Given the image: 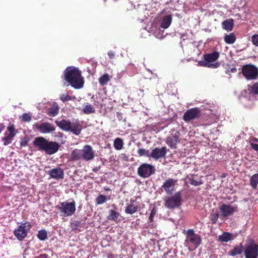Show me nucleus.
I'll return each instance as SVG.
<instances>
[{
    "mask_svg": "<svg viewBox=\"0 0 258 258\" xmlns=\"http://www.w3.org/2000/svg\"><path fill=\"white\" fill-rule=\"evenodd\" d=\"M64 80L72 87L75 89H80L83 87L84 81L81 72L77 68L68 67L64 72Z\"/></svg>",
    "mask_w": 258,
    "mask_h": 258,
    "instance_id": "obj_1",
    "label": "nucleus"
},
{
    "mask_svg": "<svg viewBox=\"0 0 258 258\" xmlns=\"http://www.w3.org/2000/svg\"><path fill=\"white\" fill-rule=\"evenodd\" d=\"M74 160L83 159L85 161L92 160L94 158V152L90 145H85L81 150H74L71 154Z\"/></svg>",
    "mask_w": 258,
    "mask_h": 258,
    "instance_id": "obj_2",
    "label": "nucleus"
},
{
    "mask_svg": "<svg viewBox=\"0 0 258 258\" xmlns=\"http://www.w3.org/2000/svg\"><path fill=\"white\" fill-rule=\"evenodd\" d=\"M55 123L62 131H71L74 134L78 135L81 131V126L77 121L71 122L69 120L62 119L61 120H55Z\"/></svg>",
    "mask_w": 258,
    "mask_h": 258,
    "instance_id": "obj_3",
    "label": "nucleus"
},
{
    "mask_svg": "<svg viewBox=\"0 0 258 258\" xmlns=\"http://www.w3.org/2000/svg\"><path fill=\"white\" fill-rule=\"evenodd\" d=\"M56 208L59 211L60 216L62 217L71 216L76 211V203L74 200L63 202L57 205Z\"/></svg>",
    "mask_w": 258,
    "mask_h": 258,
    "instance_id": "obj_4",
    "label": "nucleus"
},
{
    "mask_svg": "<svg viewBox=\"0 0 258 258\" xmlns=\"http://www.w3.org/2000/svg\"><path fill=\"white\" fill-rule=\"evenodd\" d=\"M219 57V53L216 51L205 54L204 60L200 61L199 63L201 66L209 68H217L220 66L219 62H214Z\"/></svg>",
    "mask_w": 258,
    "mask_h": 258,
    "instance_id": "obj_5",
    "label": "nucleus"
},
{
    "mask_svg": "<svg viewBox=\"0 0 258 258\" xmlns=\"http://www.w3.org/2000/svg\"><path fill=\"white\" fill-rule=\"evenodd\" d=\"M33 128L41 134H49L55 131L53 124L48 122H37L33 125Z\"/></svg>",
    "mask_w": 258,
    "mask_h": 258,
    "instance_id": "obj_6",
    "label": "nucleus"
},
{
    "mask_svg": "<svg viewBox=\"0 0 258 258\" xmlns=\"http://www.w3.org/2000/svg\"><path fill=\"white\" fill-rule=\"evenodd\" d=\"M181 192H177L173 196L168 197L165 200V205L169 209L178 208L181 205Z\"/></svg>",
    "mask_w": 258,
    "mask_h": 258,
    "instance_id": "obj_7",
    "label": "nucleus"
},
{
    "mask_svg": "<svg viewBox=\"0 0 258 258\" xmlns=\"http://www.w3.org/2000/svg\"><path fill=\"white\" fill-rule=\"evenodd\" d=\"M201 239L200 237L197 234H196L192 229H188L186 232V237L185 241V243L186 245L192 244L197 247L201 243Z\"/></svg>",
    "mask_w": 258,
    "mask_h": 258,
    "instance_id": "obj_8",
    "label": "nucleus"
},
{
    "mask_svg": "<svg viewBox=\"0 0 258 258\" xmlns=\"http://www.w3.org/2000/svg\"><path fill=\"white\" fill-rule=\"evenodd\" d=\"M242 74L247 80L255 79L258 77V70L253 65L247 64L242 69Z\"/></svg>",
    "mask_w": 258,
    "mask_h": 258,
    "instance_id": "obj_9",
    "label": "nucleus"
},
{
    "mask_svg": "<svg viewBox=\"0 0 258 258\" xmlns=\"http://www.w3.org/2000/svg\"><path fill=\"white\" fill-rule=\"evenodd\" d=\"M155 167L147 163L142 164L138 169V173L142 177L146 178L154 174Z\"/></svg>",
    "mask_w": 258,
    "mask_h": 258,
    "instance_id": "obj_10",
    "label": "nucleus"
},
{
    "mask_svg": "<svg viewBox=\"0 0 258 258\" xmlns=\"http://www.w3.org/2000/svg\"><path fill=\"white\" fill-rule=\"evenodd\" d=\"M245 258H257L258 256V245L251 242L248 244L244 250Z\"/></svg>",
    "mask_w": 258,
    "mask_h": 258,
    "instance_id": "obj_11",
    "label": "nucleus"
},
{
    "mask_svg": "<svg viewBox=\"0 0 258 258\" xmlns=\"http://www.w3.org/2000/svg\"><path fill=\"white\" fill-rule=\"evenodd\" d=\"M30 225L26 223L22 224L14 230L15 236L19 240H22L27 235L30 230Z\"/></svg>",
    "mask_w": 258,
    "mask_h": 258,
    "instance_id": "obj_12",
    "label": "nucleus"
},
{
    "mask_svg": "<svg viewBox=\"0 0 258 258\" xmlns=\"http://www.w3.org/2000/svg\"><path fill=\"white\" fill-rule=\"evenodd\" d=\"M221 216L224 217L233 215L237 211V207L234 205L222 204L219 207Z\"/></svg>",
    "mask_w": 258,
    "mask_h": 258,
    "instance_id": "obj_13",
    "label": "nucleus"
},
{
    "mask_svg": "<svg viewBox=\"0 0 258 258\" xmlns=\"http://www.w3.org/2000/svg\"><path fill=\"white\" fill-rule=\"evenodd\" d=\"M201 110L198 108H194L187 110L183 116V119L187 122L199 118L201 115Z\"/></svg>",
    "mask_w": 258,
    "mask_h": 258,
    "instance_id": "obj_14",
    "label": "nucleus"
},
{
    "mask_svg": "<svg viewBox=\"0 0 258 258\" xmlns=\"http://www.w3.org/2000/svg\"><path fill=\"white\" fill-rule=\"evenodd\" d=\"M16 134L14 126H8L7 132L5 134V137L2 139L4 145L6 146L11 143Z\"/></svg>",
    "mask_w": 258,
    "mask_h": 258,
    "instance_id": "obj_15",
    "label": "nucleus"
},
{
    "mask_svg": "<svg viewBox=\"0 0 258 258\" xmlns=\"http://www.w3.org/2000/svg\"><path fill=\"white\" fill-rule=\"evenodd\" d=\"M177 182V180L169 178L165 180L162 187L167 194H171L174 191Z\"/></svg>",
    "mask_w": 258,
    "mask_h": 258,
    "instance_id": "obj_16",
    "label": "nucleus"
},
{
    "mask_svg": "<svg viewBox=\"0 0 258 258\" xmlns=\"http://www.w3.org/2000/svg\"><path fill=\"white\" fill-rule=\"evenodd\" d=\"M59 147V145L56 142H51L47 140L43 151L48 155H52L57 152Z\"/></svg>",
    "mask_w": 258,
    "mask_h": 258,
    "instance_id": "obj_17",
    "label": "nucleus"
},
{
    "mask_svg": "<svg viewBox=\"0 0 258 258\" xmlns=\"http://www.w3.org/2000/svg\"><path fill=\"white\" fill-rule=\"evenodd\" d=\"M166 153V148L163 147L161 148H155L150 153V157L155 160L164 157Z\"/></svg>",
    "mask_w": 258,
    "mask_h": 258,
    "instance_id": "obj_18",
    "label": "nucleus"
},
{
    "mask_svg": "<svg viewBox=\"0 0 258 258\" xmlns=\"http://www.w3.org/2000/svg\"><path fill=\"white\" fill-rule=\"evenodd\" d=\"M47 140L42 137H39L36 138L33 141V145L38 150L42 151L44 150L46 144L47 143Z\"/></svg>",
    "mask_w": 258,
    "mask_h": 258,
    "instance_id": "obj_19",
    "label": "nucleus"
},
{
    "mask_svg": "<svg viewBox=\"0 0 258 258\" xmlns=\"http://www.w3.org/2000/svg\"><path fill=\"white\" fill-rule=\"evenodd\" d=\"M48 174L50 176L55 179L59 180L63 178V171L60 168L57 167L53 168L48 171Z\"/></svg>",
    "mask_w": 258,
    "mask_h": 258,
    "instance_id": "obj_20",
    "label": "nucleus"
},
{
    "mask_svg": "<svg viewBox=\"0 0 258 258\" xmlns=\"http://www.w3.org/2000/svg\"><path fill=\"white\" fill-rule=\"evenodd\" d=\"M233 239L234 236L229 232H224L218 237V240L222 242H227Z\"/></svg>",
    "mask_w": 258,
    "mask_h": 258,
    "instance_id": "obj_21",
    "label": "nucleus"
},
{
    "mask_svg": "<svg viewBox=\"0 0 258 258\" xmlns=\"http://www.w3.org/2000/svg\"><path fill=\"white\" fill-rule=\"evenodd\" d=\"M166 142L171 148L175 149L178 142V137L177 135H174L173 137H168L166 139Z\"/></svg>",
    "mask_w": 258,
    "mask_h": 258,
    "instance_id": "obj_22",
    "label": "nucleus"
},
{
    "mask_svg": "<svg viewBox=\"0 0 258 258\" xmlns=\"http://www.w3.org/2000/svg\"><path fill=\"white\" fill-rule=\"evenodd\" d=\"M172 22V17L171 15L165 16L161 23L160 26L163 29L168 28Z\"/></svg>",
    "mask_w": 258,
    "mask_h": 258,
    "instance_id": "obj_23",
    "label": "nucleus"
},
{
    "mask_svg": "<svg viewBox=\"0 0 258 258\" xmlns=\"http://www.w3.org/2000/svg\"><path fill=\"white\" fill-rule=\"evenodd\" d=\"M59 108L56 103H53L52 106L48 109L47 114L51 117L56 116L58 113Z\"/></svg>",
    "mask_w": 258,
    "mask_h": 258,
    "instance_id": "obj_24",
    "label": "nucleus"
},
{
    "mask_svg": "<svg viewBox=\"0 0 258 258\" xmlns=\"http://www.w3.org/2000/svg\"><path fill=\"white\" fill-rule=\"evenodd\" d=\"M234 23L233 20H226L222 22V25L224 29L227 31L232 30Z\"/></svg>",
    "mask_w": 258,
    "mask_h": 258,
    "instance_id": "obj_25",
    "label": "nucleus"
},
{
    "mask_svg": "<svg viewBox=\"0 0 258 258\" xmlns=\"http://www.w3.org/2000/svg\"><path fill=\"white\" fill-rule=\"evenodd\" d=\"M250 184L253 189H256L258 185V173L253 174L250 178Z\"/></svg>",
    "mask_w": 258,
    "mask_h": 258,
    "instance_id": "obj_26",
    "label": "nucleus"
},
{
    "mask_svg": "<svg viewBox=\"0 0 258 258\" xmlns=\"http://www.w3.org/2000/svg\"><path fill=\"white\" fill-rule=\"evenodd\" d=\"M243 248L241 245L235 247L233 249L229 251V254L232 256H235L242 253Z\"/></svg>",
    "mask_w": 258,
    "mask_h": 258,
    "instance_id": "obj_27",
    "label": "nucleus"
},
{
    "mask_svg": "<svg viewBox=\"0 0 258 258\" xmlns=\"http://www.w3.org/2000/svg\"><path fill=\"white\" fill-rule=\"evenodd\" d=\"M137 206L134 204H131L126 207L125 212L126 214H133L137 212Z\"/></svg>",
    "mask_w": 258,
    "mask_h": 258,
    "instance_id": "obj_28",
    "label": "nucleus"
},
{
    "mask_svg": "<svg viewBox=\"0 0 258 258\" xmlns=\"http://www.w3.org/2000/svg\"><path fill=\"white\" fill-rule=\"evenodd\" d=\"M109 214L107 217L108 220L116 221L119 216V213L113 210H109Z\"/></svg>",
    "mask_w": 258,
    "mask_h": 258,
    "instance_id": "obj_29",
    "label": "nucleus"
},
{
    "mask_svg": "<svg viewBox=\"0 0 258 258\" xmlns=\"http://www.w3.org/2000/svg\"><path fill=\"white\" fill-rule=\"evenodd\" d=\"M95 108L92 105L87 104L83 108V112L84 113L89 114L95 112Z\"/></svg>",
    "mask_w": 258,
    "mask_h": 258,
    "instance_id": "obj_30",
    "label": "nucleus"
},
{
    "mask_svg": "<svg viewBox=\"0 0 258 258\" xmlns=\"http://www.w3.org/2000/svg\"><path fill=\"white\" fill-rule=\"evenodd\" d=\"M235 36L232 33L227 35L224 37V41L227 44H233L235 41Z\"/></svg>",
    "mask_w": 258,
    "mask_h": 258,
    "instance_id": "obj_31",
    "label": "nucleus"
},
{
    "mask_svg": "<svg viewBox=\"0 0 258 258\" xmlns=\"http://www.w3.org/2000/svg\"><path fill=\"white\" fill-rule=\"evenodd\" d=\"M113 145L116 150H121L123 146L122 140L119 138H116L114 141Z\"/></svg>",
    "mask_w": 258,
    "mask_h": 258,
    "instance_id": "obj_32",
    "label": "nucleus"
},
{
    "mask_svg": "<svg viewBox=\"0 0 258 258\" xmlns=\"http://www.w3.org/2000/svg\"><path fill=\"white\" fill-rule=\"evenodd\" d=\"M109 81V76L107 74H104L99 79V82L102 86H104Z\"/></svg>",
    "mask_w": 258,
    "mask_h": 258,
    "instance_id": "obj_33",
    "label": "nucleus"
},
{
    "mask_svg": "<svg viewBox=\"0 0 258 258\" xmlns=\"http://www.w3.org/2000/svg\"><path fill=\"white\" fill-rule=\"evenodd\" d=\"M107 201V198L103 195H99L96 199V202L98 205L104 204Z\"/></svg>",
    "mask_w": 258,
    "mask_h": 258,
    "instance_id": "obj_34",
    "label": "nucleus"
},
{
    "mask_svg": "<svg viewBox=\"0 0 258 258\" xmlns=\"http://www.w3.org/2000/svg\"><path fill=\"white\" fill-rule=\"evenodd\" d=\"M47 235V234L45 230H41L38 231L37 237L40 240L43 241L46 239Z\"/></svg>",
    "mask_w": 258,
    "mask_h": 258,
    "instance_id": "obj_35",
    "label": "nucleus"
},
{
    "mask_svg": "<svg viewBox=\"0 0 258 258\" xmlns=\"http://www.w3.org/2000/svg\"><path fill=\"white\" fill-rule=\"evenodd\" d=\"M219 217V215L218 213L215 212L212 213L210 216V219L213 224L215 223L217 220L218 219V218Z\"/></svg>",
    "mask_w": 258,
    "mask_h": 258,
    "instance_id": "obj_36",
    "label": "nucleus"
},
{
    "mask_svg": "<svg viewBox=\"0 0 258 258\" xmlns=\"http://www.w3.org/2000/svg\"><path fill=\"white\" fill-rule=\"evenodd\" d=\"M154 35L156 38L159 39H162L164 38L166 36V34H164V31L159 30L156 31L154 33Z\"/></svg>",
    "mask_w": 258,
    "mask_h": 258,
    "instance_id": "obj_37",
    "label": "nucleus"
},
{
    "mask_svg": "<svg viewBox=\"0 0 258 258\" xmlns=\"http://www.w3.org/2000/svg\"><path fill=\"white\" fill-rule=\"evenodd\" d=\"M138 154L140 156H146L148 157H150V152L148 150H146L144 149H139L138 151Z\"/></svg>",
    "mask_w": 258,
    "mask_h": 258,
    "instance_id": "obj_38",
    "label": "nucleus"
},
{
    "mask_svg": "<svg viewBox=\"0 0 258 258\" xmlns=\"http://www.w3.org/2000/svg\"><path fill=\"white\" fill-rule=\"evenodd\" d=\"M188 182L190 184H191L192 185H195V186L199 185L203 183V182L202 181H201V180L197 181L194 178H189L188 180Z\"/></svg>",
    "mask_w": 258,
    "mask_h": 258,
    "instance_id": "obj_39",
    "label": "nucleus"
},
{
    "mask_svg": "<svg viewBox=\"0 0 258 258\" xmlns=\"http://www.w3.org/2000/svg\"><path fill=\"white\" fill-rule=\"evenodd\" d=\"M60 99L62 102H66V101L71 100V97L69 96V95L68 94H61L60 95Z\"/></svg>",
    "mask_w": 258,
    "mask_h": 258,
    "instance_id": "obj_40",
    "label": "nucleus"
},
{
    "mask_svg": "<svg viewBox=\"0 0 258 258\" xmlns=\"http://www.w3.org/2000/svg\"><path fill=\"white\" fill-rule=\"evenodd\" d=\"M251 41L253 45L258 46V34H254L251 37Z\"/></svg>",
    "mask_w": 258,
    "mask_h": 258,
    "instance_id": "obj_41",
    "label": "nucleus"
},
{
    "mask_svg": "<svg viewBox=\"0 0 258 258\" xmlns=\"http://www.w3.org/2000/svg\"><path fill=\"white\" fill-rule=\"evenodd\" d=\"M22 119L26 122H29L31 120V116L27 113H24L22 116Z\"/></svg>",
    "mask_w": 258,
    "mask_h": 258,
    "instance_id": "obj_42",
    "label": "nucleus"
},
{
    "mask_svg": "<svg viewBox=\"0 0 258 258\" xmlns=\"http://www.w3.org/2000/svg\"><path fill=\"white\" fill-rule=\"evenodd\" d=\"M251 92L252 93L258 94V83H255L252 85Z\"/></svg>",
    "mask_w": 258,
    "mask_h": 258,
    "instance_id": "obj_43",
    "label": "nucleus"
},
{
    "mask_svg": "<svg viewBox=\"0 0 258 258\" xmlns=\"http://www.w3.org/2000/svg\"><path fill=\"white\" fill-rule=\"evenodd\" d=\"M251 148L258 153V145L254 143H251Z\"/></svg>",
    "mask_w": 258,
    "mask_h": 258,
    "instance_id": "obj_44",
    "label": "nucleus"
},
{
    "mask_svg": "<svg viewBox=\"0 0 258 258\" xmlns=\"http://www.w3.org/2000/svg\"><path fill=\"white\" fill-rule=\"evenodd\" d=\"M108 55L110 58L112 59L115 56V53L112 51H109L108 52Z\"/></svg>",
    "mask_w": 258,
    "mask_h": 258,
    "instance_id": "obj_45",
    "label": "nucleus"
},
{
    "mask_svg": "<svg viewBox=\"0 0 258 258\" xmlns=\"http://www.w3.org/2000/svg\"><path fill=\"white\" fill-rule=\"evenodd\" d=\"M39 258H49L46 254H42L39 256Z\"/></svg>",
    "mask_w": 258,
    "mask_h": 258,
    "instance_id": "obj_46",
    "label": "nucleus"
},
{
    "mask_svg": "<svg viewBox=\"0 0 258 258\" xmlns=\"http://www.w3.org/2000/svg\"><path fill=\"white\" fill-rule=\"evenodd\" d=\"M21 145L23 146H25L27 145V141H22L21 143Z\"/></svg>",
    "mask_w": 258,
    "mask_h": 258,
    "instance_id": "obj_47",
    "label": "nucleus"
},
{
    "mask_svg": "<svg viewBox=\"0 0 258 258\" xmlns=\"http://www.w3.org/2000/svg\"><path fill=\"white\" fill-rule=\"evenodd\" d=\"M154 215V213L153 211H152L151 213V215L150 216V217H149V219H150V220L151 221L152 220L153 217Z\"/></svg>",
    "mask_w": 258,
    "mask_h": 258,
    "instance_id": "obj_48",
    "label": "nucleus"
},
{
    "mask_svg": "<svg viewBox=\"0 0 258 258\" xmlns=\"http://www.w3.org/2000/svg\"><path fill=\"white\" fill-rule=\"evenodd\" d=\"M231 71H232V72H236V69H235V68L232 69L231 70Z\"/></svg>",
    "mask_w": 258,
    "mask_h": 258,
    "instance_id": "obj_49",
    "label": "nucleus"
},
{
    "mask_svg": "<svg viewBox=\"0 0 258 258\" xmlns=\"http://www.w3.org/2000/svg\"><path fill=\"white\" fill-rule=\"evenodd\" d=\"M94 171L96 172L98 170V169L97 168H94L93 170Z\"/></svg>",
    "mask_w": 258,
    "mask_h": 258,
    "instance_id": "obj_50",
    "label": "nucleus"
},
{
    "mask_svg": "<svg viewBox=\"0 0 258 258\" xmlns=\"http://www.w3.org/2000/svg\"><path fill=\"white\" fill-rule=\"evenodd\" d=\"M255 141H258L257 139H256V138H255Z\"/></svg>",
    "mask_w": 258,
    "mask_h": 258,
    "instance_id": "obj_51",
    "label": "nucleus"
}]
</instances>
